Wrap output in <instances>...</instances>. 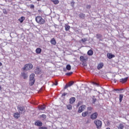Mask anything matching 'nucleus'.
Wrapping results in <instances>:
<instances>
[{
	"label": "nucleus",
	"mask_w": 129,
	"mask_h": 129,
	"mask_svg": "<svg viewBox=\"0 0 129 129\" xmlns=\"http://www.w3.org/2000/svg\"><path fill=\"white\" fill-rule=\"evenodd\" d=\"M99 41H102L101 39L99 38Z\"/></svg>",
	"instance_id": "3c124183"
},
{
	"label": "nucleus",
	"mask_w": 129,
	"mask_h": 129,
	"mask_svg": "<svg viewBox=\"0 0 129 129\" xmlns=\"http://www.w3.org/2000/svg\"><path fill=\"white\" fill-rule=\"evenodd\" d=\"M123 128H124V125L123 124L120 123L117 126L118 129H123Z\"/></svg>",
	"instance_id": "4be33fe9"
},
{
	"label": "nucleus",
	"mask_w": 129,
	"mask_h": 129,
	"mask_svg": "<svg viewBox=\"0 0 129 129\" xmlns=\"http://www.w3.org/2000/svg\"><path fill=\"white\" fill-rule=\"evenodd\" d=\"M51 2H52L54 5H58V4H59L58 0H51Z\"/></svg>",
	"instance_id": "2f4dec72"
},
{
	"label": "nucleus",
	"mask_w": 129,
	"mask_h": 129,
	"mask_svg": "<svg viewBox=\"0 0 129 129\" xmlns=\"http://www.w3.org/2000/svg\"><path fill=\"white\" fill-rule=\"evenodd\" d=\"M89 113H91V112H88V111H85L82 113V116L83 117H85L86 116H87V115H88Z\"/></svg>",
	"instance_id": "2eb2a0df"
},
{
	"label": "nucleus",
	"mask_w": 129,
	"mask_h": 129,
	"mask_svg": "<svg viewBox=\"0 0 129 129\" xmlns=\"http://www.w3.org/2000/svg\"><path fill=\"white\" fill-rule=\"evenodd\" d=\"M13 116L14 118L18 119V118H20V117L21 116V113L17 112L14 114Z\"/></svg>",
	"instance_id": "9d476101"
},
{
	"label": "nucleus",
	"mask_w": 129,
	"mask_h": 129,
	"mask_svg": "<svg viewBox=\"0 0 129 129\" xmlns=\"http://www.w3.org/2000/svg\"><path fill=\"white\" fill-rule=\"evenodd\" d=\"M113 81H114V83H116V80L114 79V80H113Z\"/></svg>",
	"instance_id": "49530a36"
},
{
	"label": "nucleus",
	"mask_w": 129,
	"mask_h": 129,
	"mask_svg": "<svg viewBox=\"0 0 129 129\" xmlns=\"http://www.w3.org/2000/svg\"><path fill=\"white\" fill-rule=\"evenodd\" d=\"M76 99L75 98V97H73L69 99V102H70V104H73V103H74L75 101H76Z\"/></svg>",
	"instance_id": "4468645a"
},
{
	"label": "nucleus",
	"mask_w": 129,
	"mask_h": 129,
	"mask_svg": "<svg viewBox=\"0 0 129 129\" xmlns=\"http://www.w3.org/2000/svg\"><path fill=\"white\" fill-rule=\"evenodd\" d=\"M50 43H51V44H52V45H56V43L57 42H56V40H55V38H52L50 40Z\"/></svg>",
	"instance_id": "412c9836"
},
{
	"label": "nucleus",
	"mask_w": 129,
	"mask_h": 129,
	"mask_svg": "<svg viewBox=\"0 0 129 129\" xmlns=\"http://www.w3.org/2000/svg\"><path fill=\"white\" fill-rule=\"evenodd\" d=\"M53 85H55V86L58 85V82H57V81H55V83H53Z\"/></svg>",
	"instance_id": "a18cd8bd"
},
{
	"label": "nucleus",
	"mask_w": 129,
	"mask_h": 129,
	"mask_svg": "<svg viewBox=\"0 0 129 129\" xmlns=\"http://www.w3.org/2000/svg\"><path fill=\"white\" fill-rule=\"evenodd\" d=\"M121 93H122V92H120Z\"/></svg>",
	"instance_id": "5fc2aeb1"
},
{
	"label": "nucleus",
	"mask_w": 129,
	"mask_h": 129,
	"mask_svg": "<svg viewBox=\"0 0 129 129\" xmlns=\"http://www.w3.org/2000/svg\"><path fill=\"white\" fill-rule=\"evenodd\" d=\"M73 84H74V81H71V82H69V83L67 84L66 85V86H64V89H67V88H68V87H71V86H72V85H73Z\"/></svg>",
	"instance_id": "0eeeda50"
},
{
	"label": "nucleus",
	"mask_w": 129,
	"mask_h": 129,
	"mask_svg": "<svg viewBox=\"0 0 129 129\" xmlns=\"http://www.w3.org/2000/svg\"><path fill=\"white\" fill-rule=\"evenodd\" d=\"M68 94L67 93H63V94H62L61 97H63V96H66Z\"/></svg>",
	"instance_id": "37998d69"
},
{
	"label": "nucleus",
	"mask_w": 129,
	"mask_h": 129,
	"mask_svg": "<svg viewBox=\"0 0 129 129\" xmlns=\"http://www.w3.org/2000/svg\"><path fill=\"white\" fill-rule=\"evenodd\" d=\"M97 39H101L102 38V36L101 34H98L96 35Z\"/></svg>",
	"instance_id": "f704fd0d"
},
{
	"label": "nucleus",
	"mask_w": 129,
	"mask_h": 129,
	"mask_svg": "<svg viewBox=\"0 0 129 129\" xmlns=\"http://www.w3.org/2000/svg\"><path fill=\"white\" fill-rule=\"evenodd\" d=\"M91 8V6H90V5H87L86 6V9H88V10H89Z\"/></svg>",
	"instance_id": "a19ab883"
},
{
	"label": "nucleus",
	"mask_w": 129,
	"mask_h": 129,
	"mask_svg": "<svg viewBox=\"0 0 129 129\" xmlns=\"http://www.w3.org/2000/svg\"><path fill=\"white\" fill-rule=\"evenodd\" d=\"M74 5H75V2L74 1H72L71 3V6L72 8H74Z\"/></svg>",
	"instance_id": "4c0bfd02"
},
{
	"label": "nucleus",
	"mask_w": 129,
	"mask_h": 129,
	"mask_svg": "<svg viewBox=\"0 0 129 129\" xmlns=\"http://www.w3.org/2000/svg\"><path fill=\"white\" fill-rule=\"evenodd\" d=\"M80 61H81V62H86V61H87V58L83 56H81L80 57Z\"/></svg>",
	"instance_id": "dca6fc26"
},
{
	"label": "nucleus",
	"mask_w": 129,
	"mask_h": 129,
	"mask_svg": "<svg viewBox=\"0 0 129 129\" xmlns=\"http://www.w3.org/2000/svg\"><path fill=\"white\" fill-rule=\"evenodd\" d=\"M3 13L5 14V15H8V11H7V10L3 9Z\"/></svg>",
	"instance_id": "58836bf2"
},
{
	"label": "nucleus",
	"mask_w": 129,
	"mask_h": 129,
	"mask_svg": "<svg viewBox=\"0 0 129 129\" xmlns=\"http://www.w3.org/2000/svg\"><path fill=\"white\" fill-rule=\"evenodd\" d=\"M35 21L39 25H44L45 24V19L40 16L35 17Z\"/></svg>",
	"instance_id": "f257e3e1"
},
{
	"label": "nucleus",
	"mask_w": 129,
	"mask_h": 129,
	"mask_svg": "<svg viewBox=\"0 0 129 129\" xmlns=\"http://www.w3.org/2000/svg\"><path fill=\"white\" fill-rule=\"evenodd\" d=\"M30 83L29 84L31 86H33L35 83L36 80L35 79V74H31L29 77Z\"/></svg>",
	"instance_id": "f03ea898"
},
{
	"label": "nucleus",
	"mask_w": 129,
	"mask_h": 129,
	"mask_svg": "<svg viewBox=\"0 0 129 129\" xmlns=\"http://www.w3.org/2000/svg\"><path fill=\"white\" fill-rule=\"evenodd\" d=\"M21 76L22 77H23V79H27L28 77H29V76L28 75V73L23 72L21 73Z\"/></svg>",
	"instance_id": "9b49d317"
},
{
	"label": "nucleus",
	"mask_w": 129,
	"mask_h": 129,
	"mask_svg": "<svg viewBox=\"0 0 129 129\" xmlns=\"http://www.w3.org/2000/svg\"><path fill=\"white\" fill-rule=\"evenodd\" d=\"M123 98V95L120 94L119 95V102H121V101H122V99Z\"/></svg>",
	"instance_id": "cd10ccee"
},
{
	"label": "nucleus",
	"mask_w": 129,
	"mask_h": 129,
	"mask_svg": "<svg viewBox=\"0 0 129 129\" xmlns=\"http://www.w3.org/2000/svg\"><path fill=\"white\" fill-rule=\"evenodd\" d=\"M65 30L66 31H69L70 30V26L68 25H65Z\"/></svg>",
	"instance_id": "7c9ffc66"
},
{
	"label": "nucleus",
	"mask_w": 129,
	"mask_h": 129,
	"mask_svg": "<svg viewBox=\"0 0 129 129\" xmlns=\"http://www.w3.org/2000/svg\"><path fill=\"white\" fill-rule=\"evenodd\" d=\"M81 41L83 43H85V42H87L88 41V39H87V38H83Z\"/></svg>",
	"instance_id": "473e14b6"
},
{
	"label": "nucleus",
	"mask_w": 129,
	"mask_h": 129,
	"mask_svg": "<svg viewBox=\"0 0 129 129\" xmlns=\"http://www.w3.org/2000/svg\"><path fill=\"white\" fill-rule=\"evenodd\" d=\"M97 116H98V113L95 112L91 115L90 119L93 120L96 119V118H97Z\"/></svg>",
	"instance_id": "423d86ee"
},
{
	"label": "nucleus",
	"mask_w": 129,
	"mask_h": 129,
	"mask_svg": "<svg viewBox=\"0 0 129 129\" xmlns=\"http://www.w3.org/2000/svg\"><path fill=\"white\" fill-rule=\"evenodd\" d=\"M86 107V106L85 105H82L80 107H79L78 112L79 113H81V112H82L83 111H84V109H85Z\"/></svg>",
	"instance_id": "6e6552de"
},
{
	"label": "nucleus",
	"mask_w": 129,
	"mask_h": 129,
	"mask_svg": "<svg viewBox=\"0 0 129 129\" xmlns=\"http://www.w3.org/2000/svg\"><path fill=\"white\" fill-rule=\"evenodd\" d=\"M66 69L68 70V71H70L71 70V66L70 64L67 65Z\"/></svg>",
	"instance_id": "c85d7f7f"
},
{
	"label": "nucleus",
	"mask_w": 129,
	"mask_h": 129,
	"mask_svg": "<svg viewBox=\"0 0 129 129\" xmlns=\"http://www.w3.org/2000/svg\"><path fill=\"white\" fill-rule=\"evenodd\" d=\"M93 84H94V85H96V86H99V84L94 82H93Z\"/></svg>",
	"instance_id": "79ce46f5"
},
{
	"label": "nucleus",
	"mask_w": 129,
	"mask_h": 129,
	"mask_svg": "<svg viewBox=\"0 0 129 129\" xmlns=\"http://www.w3.org/2000/svg\"><path fill=\"white\" fill-rule=\"evenodd\" d=\"M34 73H35V74L38 75L41 74V73H42V70H41V69L39 68V67H37L34 70Z\"/></svg>",
	"instance_id": "1a4fd4ad"
},
{
	"label": "nucleus",
	"mask_w": 129,
	"mask_h": 129,
	"mask_svg": "<svg viewBox=\"0 0 129 129\" xmlns=\"http://www.w3.org/2000/svg\"><path fill=\"white\" fill-rule=\"evenodd\" d=\"M106 129H110V128H107Z\"/></svg>",
	"instance_id": "864d4df0"
},
{
	"label": "nucleus",
	"mask_w": 129,
	"mask_h": 129,
	"mask_svg": "<svg viewBox=\"0 0 129 129\" xmlns=\"http://www.w3.org/2000/svg\"><path fill=\"white\" fill-rule=\"evenodd\" d=\"M33 68V64L32 63H27L24 66L23 68V71H28V70H31Z\"/></svg>",
	"instance_id": "7ed1b4c3"
},
{
	"label": "nucleus",
	"mask_w": 129,
	"mask_h": 129,
	"mask_svg": "<svg viewBox=\"0 0 129 129\" xmlns=\"http://www.w3.org/2000/svg\"><path fill=\"white\" fill-rule=\"evenodd\" d=\"M34 124L37 126L41 127L42 125H43V123H42V122L40 120H37L35 122Z\"/></svg>",
	"instance_id": "f8f14e48"
},
{
	"label": "nucleus",
	"mask_w": 129,
	"mask_h": 129,
	"mask_svg": "<svg viewBox=\"0 0 129 129\" xmlns=\"http://www.w3.org/2000/svg\"><path fill=\"white\" fill-rule=\"evenodd\" d=\"M40 118H42V120L45 121L46 120V118H47V115L45 114H42L40 115Z\"/></svg>",
	"instance_id": "6ab92c4d"
},
{
	"label": "nucleus",
	"mask_w": 129,
	"mask_h": 129,
	"mask_svg": "<svg viewBox=\"0 0 129 129\" xmlns=\"http://www.w3.org/2000/svg\"><path fill=\"white\" fill-rule=\"evenodd\" d=\"M67 108L69 109V110H72V105L70 104L67 105Z\"/></svg>",
	"instance_id": "bb28decb"
},
{
	"label": "nucleus",
	"mask_w": 129,
	"mask_h": 129,
	"mask_svg": "<svg viewBox=\"0 0 129 129\" xmlns=\"http://www.w3.org/2000/svg\"><path fill=\"white\" fill-rule=\"evenodd\" d=\"M87 54L89 56H92V55H93V51H92V50H89L88 51Z\"/></svg>",
	"instance_id": "393cba45"
},
{
	"label": "nucleus",
	"mask_w": 129,
	"mask_h": 129,
	"mask_svg": "<svg viewBox=\"0 0 129 129\" xmlns=\"http://www.w3.org/2000/svg\"><path fill=\"white\" fill-rule=\"evenodd\" d=\"M0 66H3V63L1 62H0Z\"/></svg>",
	"instance_id": "de8ad7c7"
},
{
	"label": "nucleus",
	"mask_w": 129,
	"mask_h": 129,
	"mask_svg": "<svg viewBox=\"0 0 129 129\" xmlns=\"http://www.w3.org/2000/svg\"><path fill=\"white\" fill-rule=\"evenodd\" d=\"M72 74H73V72H70L69 73H66V75H67V76H70V75H72Z\"/></svg>",
	"instance_id": "e433bc0d"
},
{
	"label": "nucleus",
	"mask_w": 129,
	"mask_h": 129,
	"mask_svg": "<svg viewBox=\"0 0 129 129\" xmlns=\"http://www.w3.org/2000/svg\"><path fill=\"white\" fill-rule=\"evenodd\" d=\"M63 71L65 72H66V69H63Z\"/></svg>",
	"instance_id": "09e8293b"
},
{
	"label": "nucleus",
	"mask_w": 129,
	"mask_h": 129,
	"mask_svg": "<svg viewBox=\"0 0 129 129\" xmlns=\"http://www.w3.org/2000/svg\"><path fill=\"white\" fill-rule=\"evenodd\" d=\"M107 56L108 57V59H112V58H114V57H115V55L111 53H107Z\"/></svg>",
	"instance_id": "ddd939ff"
},
{
	"label": "nucleus",
	"mask_w": 129,
	"mask_h": 129,
	"mask_svg": "<svg viewBox=\"0 0 129 129\" xmlns=\"http://www.w3.org/2000/svg\"><path fill=\"white\" fill-rule=\"evenodd\" d=\"M39 110H44L46 108V106L45 105H41L38 107Z\"/></svg>",
	"instance_id": "5701e85b"
},
{
	"label": "nucleus",
	"mask_w": 129,
	"mask_h": 129,
	"mask_svg": "<svg viewBox=\"0 0 129 129\" xmlns=\"http://www.w3.org/2000/svg\"><path fill=\"white\" fill-rule=\"evenodd\" d=\"M79 18H80V19H82V20H84V19H85V14L83 13H81L79 14Z\"/></svg>",
	"instance_id": "aec40b11"
},
{
	"label": "nucleus",
	"mask_w": 129,
	"mask_h": 129,
	"mask_svg": "<svg viewBox=\"0 0 129 129\" xmlns=\"http://www.w3.org/2000/svg\"><path fill=\"white\" fill-rule=\"evenodd\" d=\"M35 51H36V53L37 54H40L42 52V49H41L40 48H36Z\"/></svg>",
	"instance_id": "b1692460"
},
{
	"label": "nucleus",
	"mask_w": 129,
	"mask_h": 129,
	"mask_svg": "<svg viewBox=\"0 0 129 129\" xmlns=\"http://www.w3.org/2000/svg\"><path fill=\"white\" fill-rule=\"evenodd\" d=\"M38 2H40V1H41V0H37Z\"/></svg>",
	"instance_id": "603ef678"
},
{
	"label": "nucleus",
	"mask_w": 129,
	"mask_h": 129,
	"mask_svg": "<svg viewBox=\"0 0 129 129\" xmlns=\"http://www.w3.org/2000/svg\"><path fill=\"white\" fill-rule=\"evenodd\" d=\"M91 97L92 100L93 104H95V103L97 101V99L95 98V96H92Z\"/></svg>",
	"instance_id": "f3484780"
},
{
	"label": "nucleus",
	"mask_w": 129,
	"mask_h": 129,
	"mask_svg": "<svg viewBox=\"0 0 129 129\" xmlns=\"http://www.w3.org/2000/svg\"><path fill=\"white\" fill-rule=\"evenodd\" d=\"M39 129H48V127L46 126H40L39 127Z\"/></svg>",
	"instance_id": "ea45409f"
},
{
	"label": "nucleus",
	"mask_w": 129,
	"mask_h": 129,
	"mask_svg": "<svg viewBox=\"0 0 129 129\" xmlns=\"http://www.w3.org/2000/svg\"><path fill=\"white\" fill-rule=\"evenodd\" d=\"M17 109L18 112L21 114H23V112H25L26 109H25V106H22L21 105H18L17 106Z\"/></svg>",
	"instance_id": "20e7f679"
},
{
	"label": "nucleus",
	"mask_w": 129,
	"mask_h": 129,
	"mask_svg": "<svg viewBox=\"0 0 129 129\" xmlns=\"http://www.w3.org/2000/svg\"><path fill=\"white\" fill-rule=\"evenodd\" d=\"M2 89V87L0 86V90Z\"/></svg>",
	"instance_id": "8fccbe9b"
},
{
	"label": "nucleus",
	"mask_w": 129,
	"mask_h": 129,
	"mask_svg": "<svg viewBox=\"0 0 129 129\" xmlns=\"http://www.w3.org/2000/svg\"><path fill=\"white\" fill-rule=\"evenodd\" d=\"M24 20H25V17H21L19 19V22H20V23H23Z\"/></svg>",
	"instance_id": "c756f323"
},
{
	"label": "nucleus",
	"mask_w": 129,
	"mask_h": 129,
	"mask_svg": "<svg viewBox=\"0 0 129 129\" xmlns=\"http://www.w3.org/2000/svg\"><path fill=\"white\" fill-rule=\"evenodd\" d=\"M34 8H35V6H34V5H30V9H34Z\"/></svg>",
	"instance_id": "c03bdc74"
},
{
	"label": "nucleus",
	"mask_w": 129,
	"mask_h": 129,
	"mask_svg": "<svg viewBox=\"0 0 129 129\" xmlns=\"http://www.w3.org/2000/svg\"><path fill=\"white\" fill-rule=\"evenodd\" d=\"M92 109H93V107H88L87 109V111H88V112H89V111H91V110H92Z\"/></svg>",
	"instance_id": "72a5a7b5"
},
{
	"label": "nucleus",
	"mask_w": 129,
	"mask_h": 129,
	"mask_svg": "<svg viewBox=\"0 0 129 129\" xmlns=\"http://www.w3.org/2000/svg\"><path fill=\"white\" fill-rule=\"evenodd\" d=\"M123 90H124L123 88H122V89H114V91H122Z\"/></svg>",
	"instance_id": "c9c22d12"
},
{
	"label": "nucleus",
	"mask_w": 129,
	"mask_h": 129,
	"mask_svg": "<svg viewBox=\"0 0 129 129\" xmlns=\"http://www.w3.org/2000/svg\"><path fill=\"white\" fill-rule=\"evenodd\" d=\"M102 67H103V63H100L98 65L97 69L99 70V69H101Z\"/></svg>",
	"instance_id": "a878e982"
},
{
	"label": "nucleus",
	"mask_w": 129,
	"mask_h": 129,
	"mask_svg": "<svg viewBox=\"0 0 129 129\" xmlns=\"http://www.w3.org/2000/svg\"><path fill=\"white\" fill-rule=\"evenodd\" d=\"M128 78L126 77V78H124L122 79H121L120 80V82H122V83H124V82H126V81H127V79Z\"/></svg>",
	"instance_id": "a211bd4d"
},
{
	"label": "nucleus",
	"mask_w": 129,
	"mask_h": 129,
	"mask_svg": "<svg viewBox=\"0 0 129 129\" xmlns=\"http://www.w3.org/2000/svg\"><path fill=\"white\" fill-rule=\"evenodd\" d=\"M94 122L96 124L97 128H101V126H102V122L100 120H95Z\"/></svg>",
	"instance_id": "39448f33"
}]
</instances>
